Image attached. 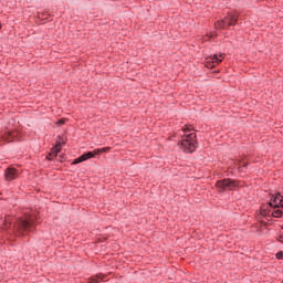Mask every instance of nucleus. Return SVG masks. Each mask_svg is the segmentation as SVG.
Instances as JSON below:
<instances>
[{
  "label": "nucleus",
  "mask_w": 283,
  "mask_h": 283,
  "mask_svg": "<svg viewBox=\"0 0 283 283\" xmlns=\"http://www.w3.org/2000/svg\"><path fill=\"white\" fill-rule=\"evenodd\" d=\"M4 229H12L15 235L24 238L27 233H32L36 227L34 226V220L30 218L19 219L18 221H12L11 217H6L3 221Z\"/></svg>",
  "instance_id": "f257e3e1"
},
{
  "label": "nucleus",
  "mask_w": 283,
  "mask_h": 283,
  "mask_svg": "<svg viewBox=\"0 0 283 283\" xmlns=\"http://www.w3.org/2000/svg\"><path fill=\"white\" fill-rule=\"evenodd\" d=\"M181 132L185 133L181 139L177 143L179 149L184 151V154H193L196 149H198V135L191 132V127L185 126Z\"/></svg>",
  "instance_id": "f03ea898"
},
{
  "label": "nucleus",
  "mask_w": 283,
  "mask_h": 283,
  "mask_svg": "<svg viewBox=\"0 0 283 283\" xmlns=\"http://www.w3.org/2000/svg\"><path fill=\"white\" fill-rule=\"evenodd\" d=\"M217 189H219V193H224V191H233L237 187H240V181L231 178H223L216 182Z\"/></svg>",
  "instance_id": "7ed1b4c3"
},
{
  "label": "nucleus",
  "mask_w": 283,
  "mask_h": 283,
  "mask_svg": "<svg viewBox=\"0 0 283 283\" xmlns=\"http://www.w3.org/2000/svg\"><path fill=\"white\" fill-rule=\"evenodd\" d=\"M224 61V53L213 54L206 57V66L213 70L216 65H220Z\"/></svg>",
  "instance_id": "20e7f679"
},
{
  "label": "nucleus",
  "mask_w": 283,
  "mask_h": 283,
  "mask_svg": "<svg viewBox=\"0 0 283 283\" xmlns=\"http://www.w3.org/2000/svg\"><path fill=\"white\" fill-rule=\"evenodd\" d=\"M235 23H238V15L228 14L227 18H224L223 20H221V22H219V28L221 30L224 28H231L232 25H235Z\"/></svg>",
  "instance_id": "39448f33"
},
{
  "label": "nucleus",
  "mask_w": 283,
  "mask_h": 283,
  "mask_svg": "<svg viewBox=\"0 0 283 283\" xmlns=\"http://www.w3.org/2000/svg\"><path fill=\"white\" fill-rule=\"evenodd\" d=\"M269 207L272 209H280L283 205V196L281 192H276L275 195H272L270 201H269Z\"/></svg>",
  "instance_id": "423d86ee"
},
{
  "label": "nucleus",
  "mask_w": 283,
  "mask_h": 283,
  "mask_svg": "<svg viewBox=\"0 0 283 283\" xmlns=\"http://www.w3.org/2000/svg\"><path fill=\"white\" fill-rule=\"evenodd\" d=\"M19 178V170L14 167H8L4 170V180L11 181V180H17Z\"/></svg>",
  "instance_id": "0eeeda50"
},
{
  "label": "nucleus",
  "mask_w": 283,
  "mask_h": 283,
  "mask_svg": "<svg viewBox=\"0 0 283 283\" xmlns=\"http://www.w3.org/2000/svg\"><path fill=\"white\" fill-rule=\"evenodd\" d=\"M91 158H94V154L92 151H86V153L82 154L80 157L75 158L71 165H81V163L91 160Z\"/></svg>",
  "instance_id": "6e6552de"
},
{
  "label": "nucleus",
  "mask_w": 283,
  "mask_h": 283,
  "mask_svg": "<svg viewBox=\"0 0 283 283\" xmlns=\"http://www.w3.org/2000/svg\"><path fill=\"white\" fill-rule=\"evenodd\" d=\"M109 149H112V147H103L97 148L91 153L93 154V158H96V156H101V154H106V151H109Z\"/></svg>",
  "instance_id": "1a4fd4ad"
},
{
  "label": "nucleus",
  "mask_w": 283,
  "mask_h": 283,
  "mask_svg": "<svg viewBox=\"0 0 283 283\" xmlns=\"http://www.w3.org/2000/svg\"><path fill=\"white\" fill-rule=\"evenodd\" d=\"M57 156H59V151H56V148H51L49 154L46 155V160L52 161Z\"/></svg>",
  "instance_id": "9d476101"
},
{
  "label": "nucleus",
  "mask_w": 283,
  "mask_h": 283,
  "mask_svg": "<svg viewBox=\"0 0 283 283\" xmlns=\"http://www.w3.org/2000/svg\"><path fill=\"white\" fill-rule=\"evenodd\" d=\"M269 213H271V209L265 208V206H261L260 208V216H262V218H269L271 217Z\"/></svg>",
  "instance_id": "9b49d317"
},
{
  "label": "nucleus",
  "mask_w": 283,
  "mask_h": 283,
  "mask_svg": "<svg viewBox=\"0 0 283 283\" xmlns=\"http://www.w3.org/2000/svg\"><path fill=\"white\" fill-rule=\"evenodd\" d=\"M283 217V209L282 208H276V210H274L270 218H282Z\"/></svg>",
  "instance_id": "f8f14e48"
},
{
  "label": "nucleus",
  "mask_w": 283,
  "mask_h": 283,
  "mask_svg": "<svg viewBox=\"0 0 283 283\" xmlns=\"http://www.w3.org/2000/svg\"><path fill=\"white\" fill-rule=\"evenodd\" d=\"M67 140H62L61 142H56L55 145L52 147V149H55V151H57V154L61 151V147H63V145H66Z\"/></svg>",
  "instance_id": "ddd939ff"
},
{
  "label": "nucleus",
  "mask_w": 283,
  "mask_h": 283,
  "mask_svg": "<svg viewBox=\"0 0 283 283\" xmlns=\"http://www.w3.org/2000/svg\"><path fill=\"white\" fill-rule=\"evenodd\" d=\"M103 282V277L101 275L93 276L88 280V283H98Z\"/></svg>",
  "instance_id": "4468645a"
},
{
  "label": "nucleus",
  "mask_w": 283,
  "mask_h": 283,
  "mask_svg": "<svg viewBox=\"0 0 283 283\" xmlns=\"http://www.w3.org/2000/svg\"><path fill=\"white\" fill-rule=\"evenodd\" d=\"M65 123H67V118L62 117L55 122V125H57V127H62V125H65Z\"/></svg>",
  "instance_id": "2eb2a0df"
},
{
  "label": "nucleus",
  "mask_w": 283,
  "mask_h": 283,
  "mask_svg": "<svg viewBox=\"0 0 283 283\" xmlns=\"http://www.w3.org/2000/svg\"><path fill=\"white\" fill-rule=\"evenodd\" d=\"M276 260H283V251L276 253Z\"/></svg>",
  "instance_id": "dca6fc26"
},
{
  "label": "nucleus",
  "mask_w": 283,
  "mask_h": 283,
  "mask_svg": "<svg viewBox=\"0 0 283 283\" xmlns=\"http://www.w3.org/2000/svg\"><path fill=\"white\" fill-rule=\"evenodd\" d=\"M277 242H283V234H280V235H279Z\"/></svg>",
  "instance_id": "f3484780"
},
{
  "label": "nucleus",
  "mask_w": 283,
  "mask_h": 283,
  "mask_svg": "<svg viewBox=\"0 0 283 283\" xmlns=\"http://www.w3.org/2000/svg\"><path fill=\"white\" fill-rule=\"evenodd\" d=\"M65 158V155H60V159H59V161L60 163H63V159Z\"/></svg>",
  "instance_id": "a211bd4d"
},
{
  "label": "nucleus",
  "mask_w": 283,
  "mask_h": 283,
  "mask_svg": "<svg viewBox=\"0 0 283 283\" xmlns=\"http://www.w3.org/2000/svg\"><path fill=\"white\" fill-rule=\"evenodd\" d=\"M261 224H262L263 227H269V223H268L266 221H261Z\"/></svg>",
  "instance_id": "6ab92c4d"
},
{
  "label": "nucleus",
  "mask_w": 283,
  "mask_h": 283,
  "mask_svg": "<svg viewBox=\"0 0 283 283\" xmlns=\"http://www.w3.org/2000/svg\"><path fill=\"white\" fill-rule=\"evenodd\" d=\"M57 143H61V140L63 142V137L61 135L57 136Z\"/></svg>",
  "instance_id": "aec40b11"
},
{
  "label": "nucleus",
  "mask_w": 283,
  "mask_h": 283,
  "mask_svg": "<svg viewBox=\"0 0 283 283\" xmlns=\"http://www.w3.org/2000/svg\"><path fill=\"white\" fill-rule=\"evenodd\" d=\"M243 167H249V164H243Z\"/></svg>",
  "instance_id": "412c9836"
}]
</instances>
